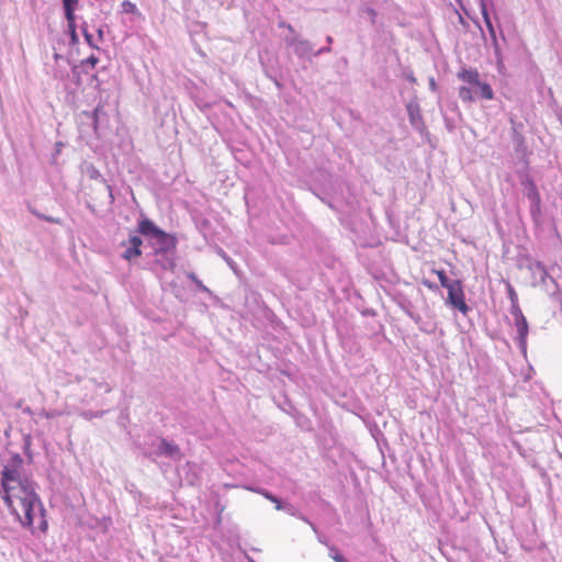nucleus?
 <instances>
[{
    "label": "nucleus",
    "instance_id": "f257e3e1",
    "mask_svg": "<svg viewBox=\"0 0 562 562\" xmlns=\"http://www.w3.org/2000/svg\"><path fill=\"white\" fill-rule=\"evenodd\" d=\"M136 233L146 238L150 248V252L147 255L155 258L154 262L165 271H175L177 267V237L161 229L147 217L138 221Z\"/></svg>",
    "mask_w": 562,
    "mask_h": 562
},
{
    "label": "nucleus",
    "instance_id": "f03ea898",
    "mask_svg": "<svg viewBox=\"0 0 562 562\" xmlns=\"http://www.w3.org/2000/svg\"><path fill=\"white\" fill-rule=\"evenodd\" d=\"M22 465V457L19 453H13L1 472L2 499L5 506L11 507L13 512H15L12 504L14 491L21 486V482H24L20 474Z\"/></svg>",
    "mask_w": 562,
    "mask_h": 562
},
{
    "label": "nucleus",
    "instance_id": "7ed1b4c3",
    "mask_svg": "<svg viewBox=\"0 0 562 562\" xmlns=\"http://www.w3.org/2000/svg\"><path fill=\"white\" fill-rule=\"evenodd\" d=\"M105 100L100 95L95 108L92 111H81L78 114L77 123L81 135L100 136V130L108 125L109 115L104 110Z\"/></svg>",
    "mask_w": 562,
    "mask_h": 562
},
{
    "label": "nucleus",
    "instance_id": "20e7f679",
    "mask_svg": "<svg viewBox=\"0 0 562 562\" xmlns=\"http://www.w3.org/2000/svg\"><path fill=\"white\" fill-rule=\"evenodd\" d=\"M436 274L439 279L440 285L448 291L446 304L458 310L463 315H467L471 308L465 302L462 281L459 279H450L445 270H437Z\"/></svg>",
    "mask_w": 562,
    "mask_h": 562
},
{
    "label": "nucleus",
    "instance_id": "39448f33",
    "mask_svg": "<svg viewBox=\"0 0 562 562\" xmlns=\"http://www.w3.org/2000/svg\"><path fill=\"white\" fill-rule=\"evenodd\" d=\"M12 504H13V506L15 508V512H13L11 507H8V509L10 510L11 515H13L15 517V519L23 527H26V528H32L33 521H34V512L37 508L38 513L41 515V520H40L38 529L42 532H46L47 531L48 524H47V521L45 519V509H44V506H43L42 501H41L40 497H38V501H27L26 504L23 505L22 514L19 512V508L15 505V501L14 499L12 501Z\"/></svg>",
    "mask_w": 562,
    "mask_h": 562
},
{
    "label": "nucleus",
    "instance_id": "423d86ee",
    "mask_svg": "<svg viewBox=\"0 0 562 562\" xmlns=\"http://www.w3.org/2000/svg\"><path fill=\"white\" fill-rule=\"evenodd\" d=\"M520 184L524 187V195L530 203L531 220L535 226L539 227L542 224V204L538 187L528 173L520 178Z\"/></svg>",
    "mask_w": 562,
    "mask_h": 562
},
{
    "label": "nucleus",
    "instance_id": "0eeeda50",
    "mask_svg": "<svg viewBox=\"0 0 562 562\" xmlns=\"http://www.w3.org/2000/svg\"><path fill=\"white\" fill-rule=\"evenodd\" d=\"M143 456L153 461L157 457H166L173 461H180L183 457L180 447L166 438H158L151 443V448L149 450L145 449L143 451Z\"/></svg>",
    "mask_w": 562,
    "mask_h": 562
},
{
    "label": "nucleus",
    "instance_id": "6e6552de",
    "mask_svg": "<svg viewBox=\"0 0 562 562\" xmlns=\"http://www.w3.org/2000/svg\"><path fill=\"white\" fill-rule=\"evenodd\" d=\"M512 128H510V137L514 144V150L517 157L521 162H524L525 167H528V146L526 143V138L522 134L524 124L521 122H516L513 119L510 120Z\"/></svg>",
    "mask_w": 562,
    "mask_h": 562
},
{
    "label": "nucleus",
    "instance_id": "1a4fd4ad",
    "mask_svg": "<svg viewBox=\"0 0 562 562\" xmlns=\"http://www.w3.org/2000/svg\"><path fill=\"white\" fill-rule=\"evenodd\" d=\"M143 244L144 240L138 233H130L128 238L121 243V246L125 248L121 254V258L126 261H133L134 259L140 257L143 255Z\"/></svg>",
    "mask_w": 562,
    "mask_h": 562
},
{
    "label": "nucleus",
    "instance_id": "9d476101",
    "mask_svg": "<svg viewBox=\"0 0 562 562\" xmlns=\"http://www.w3.org/2000/svg\"><path fill=\"white\" fill-rule=\"evenodd\" d=\"M13 499L15 501L19 512L22 514L23 505L26 504L27 501H38L34 483L29 479H24V482H21V486H18L14 491Z\"/></svg>",
    "mask_w": 562,
    "mask_h": 562
},
{
    "label": "nucleus",
    "instance_id": "9b49d317",
    "mask_svg": "<svg viewBox=\"0 0 562 562\" xmlns=\"http://www.w3.org/2000/svg\"><path fill=\"white\" fill-rule=\"evenodd\" d=\"M406 111L412 127L417 131L420 136H429V131L424 122L419 103L417 101H411L406 105Z\"/></svg>",
    "mask_w": 562,
    "mask_h": 562
},
{
    "label": "nucleus",
    "instance_id": "f8f14e48",
    "mask_svg": "<svg viewBox=\"0 0 562 562\" xmlns=\"http://www.w3.org/2000/svg\"><path fill=\"white\" fill-rule=\"evenodd\" d=\"M514 325L517 330V344L520 349V351L526 355L527 352V337L529 333V325L526 317L515 319Z\"/></svg>",
    "mask_w": 562,
    "mask_h": 562
},
{
    "label": "nucleus",
    "instance_id": "ddd939ff",
    "mask_svg": "<svg viewBox=\"0 0 562 562\" xmlns=\"http://www.w3.org/2000/svg\"><path fill=\"white\" fill-rule=\"evenodd\" d=\"M87 173L90 179L99 180L103 184V189L108 198V204L112 205L115 201L112 186L108 183L101 172L93 165L88 166Z\"/></svg>",
    "mask_w": 562,
    "mask_h": 562
},
{
    "label": "nucleus",
    "instance_id": "4468645a",
    "mask_svg": "<svg viewBox=\"0 0 562 562\" xmlns=\"http://www.w3.org/2000/svg\"><path fill=\"white\" fill-rule=\"evenodd\" d=\"M289 406H290V409H285L284 408V412H286L288 414H290L296 426L300 427L301 429L305 430V431H311L313 428H312V420L303 413H301L300 411H297L293 405L292 403H289Z\"/></svg>",
    "mask_w": 562,
    "mask_h": 562
},
{
    "label": "nucleus",
    "instance_id": "2eb2a0df",
    "mask_svg": "<svg viewBox=\"0 0 562 562\" xmlns=\"http://www.w3.org/2000/svg\"><path fill=\"white\" fill-rule=\"evenodd\" d=\"M474 97L483 100H492L494 98V91L491 85L479 81L473 88Z\"/></svg>",
    "mask_w": 562,
    "mask_h": 562
},
{
    "label": "nucleus",
    "instance_id": "dca6fc26",
    "mask_svg": "<svg viewBox=\"0 0 562 562\" xmlns=\"http://www.w3.org/2000/svg\"><path fill=\"white\" fill-rule=\"evenodd\" d=\"M294 50V54L299 57V58H304L306 57L307 55L312 54L313 55V44L308 41V40H304V38H301L296 46L293 48Z\"/></svg>",
    "mask_w": 562,
    "mask_h": 562
},
{
    "label": "nucleus",
    "instance_id": "f3484780",
    "mask_svg": "<svg viewBox=\"0 0 562 562\" xmlns=\"http://www.w3.org/2000/svg\"><path fill=\"white\" fill-rule=\"evenodd\" d=\"M458 77L463 80L464 82L471 85V86H475V85H479V81H480V74L476 69H462L459 74H458Z\"/></svg>",
    "mask_w": 562,
    "mask_h": 562
},
{
    "label": "nucleus",
    "instance_id": "a211bd4d",
    "mask_svg": "<svg viewBox=\"0 0 562 562\" xmlns=\"http://www.w3.org/2000/svg\"><path fill=\"white\" fill-rule=\"evenodd\" d=\"M481 14H482V18H483V21L486 25V29L488 31V34H490V37L491 40H495V37H497L496 35V31H495V27L492 23V19L490 16V13H488V10H487V4L486 2H483L481 3Z\"/></svg>",
    "mask_w": 562,
    "mask_h": 562
},
{
    "label": "nucleus",
    "instance_id": "6ab92c4d",
    "mask_svg": "<svg viewBox=\"0 0 562 562\" xmlns=\"http://www.w3.org/2000/svg\"><path fill=\"white\" fill-rule=\"evenodd\" d=\"M83 75H86V76L89 75V70H86L79 64L78 65H74L71 67L70 81L76 86V88H80L81 87V85H82V76Z\"/></svg>",
    "mask_w": 562,
    "mask_h": 562
},
{
    "label": "nucleus",
    "instance_id": "aec40b11",
    "mask_svg": "<svg viewBox=\"0 0 562 562\" xmlns=\"http://www.w3.org/2000/svg\"><path fill=\"white\" fill-rule=\"evenodd\" d=\"M269 501L276 505L277 510H284L288 514H290L291 516L296 515V508L292 504L284 503L281 498H279L274 494Z\"/></svg>",
    "mask_w": 562,
    "mask_h": 562
},
{
    "label": "nucleus",
    "instance_id": "412c9836",
    "mask_svg": "<svg viewBox=\"0 0 562 562\" xmlns=\"http://www.w3.org/2000/svg\"><path fill=\"white\" fill-rule=\"evenodd\" d=\"M459 98L463 102H472L475 100L474 92L472 88L462 86L459 88Z\"/></svg>",
    "mask_w": 562,
    "mask_h": 562
},
{
    "label": "nucleus",
    "instance_id": "4be33fe9",
    "mask_svg": "<svg viewBox=\"0 0 562 562\" xmlns=\"http://www.w3.org/2000/svg\"><path fill=\"white\" fill-rule=\"evenodd\" d=\"M188 279H190L196 286V289L201 292L211 294V290L203 284V282L198 278V276L194 272H188L187 273Z\"/></svg>",
    "mask_w": 562,
    "mask_h": 562
},
{
    "label": "nucleus",
    "instance_id": "5701e85b",
    "mask_svg": "<svg viewBox=\"0 0 562 562\" xmlns=\"http://www.w3.org/2000/svg\"><path fill=\"white\" fill-rule=\"evenodd\" d=\"M99 63V58L95 55H90L88 58L80 61V66H82L86 70H93L97 64Z\"/></svg>",
    "mask_w": 562,
    "mask_h": 562
},
{
    "label": "nucleus",
    "instance_id": "b1692460",
    "mask_svg": "<svg viewBox=\"0 0 562 562\" xmlns=\"http://www.w3.org/2000/svg\"><path fill=\"white\" fill-rule=\"evenodd\" d=\"M64 9V14H65V19L67 21V26L69 25H77L76 24V7H69V8H63Z\"/></svg>",
    "mask_w": 562,
    "mask_h": 562
},
{
    "label": "nucleus",
    "instance_id": "393cba45",
    "mask_svg": "<svg viewBox=\"0 0 562 562\" xmlns=\"http://www.w3.org/2000/svg\"><path fill=\"white\" fill-rule=\"evenodd\" d=\"M30 211H31V213H32L33 215H35V216H36L37 218H40V220H43V221H45V222H47V223L60 224V220H59V218H57V217H53V216H50V215L42 214V213H40V212H38L37 210H35V209H30Z\"/></svg>",
    "mask_w": 562,
    "mask_h": 562
},
{
    "label": "nucleus",
    "instance_id": "a878e982",
    "mask_svg": "<svg viewBox=\"0 0 562 562\" xmlns=\"http://www.w3.org/2000/svg\"><path fill=\"white\" fill-rule=\"evenodd\" d=\"M329 550V557L335 562H349L335 546H327Z\"/></svg>",
    "mask_w": 562,
    "mask_h": 562
},
{
    "label": "nucleus",
    "instance_id": "bb28decb",
    "mask_svg": "<svg viewBox=\"0 0 562 562\" xmlns=\"http://www.w3.org/2000/svg\"><path fill=\"white\" fill-rule=\"evenodd\" d=\"M504 282L506 284V291H507L508 299L510 300V305L519 303L518 294H517L515 288L512 285V283L509 281H504Z\"/></svg>",
    "mask_w": 562,
    "mask_h": 562
},
{
    "label": "nucleus",
    "instance_id": "cd10ccee",
    "mask_svg": "<svg viewBox=\"0 0 562 562\" xmlns=\"http://www.w3.org/2000/svg\"><path fill=\"white\" fill-rule=\"evenodd\" d=\"M326 42L327 44H325L324 47H321L319 49H317L316 52L313 53V56L315 57H318L323 54H327V53H330L331 52V47L330 45L333 44L334 42V38L330 36V35H327L326 36Z\"/></svg>",
    "mask_w": 562,
    "mask_h": 562
},
{
    "label": "nucleus",
    "instance_id": "c85d7f7f",
    "mask_svg": "<svg viewBox=\"0 0 562 562\" xmlns=\"http://www.w3.org/2000/svg\"><path fill=\"white\" fill-rule=\"evenodd\" d=\"M491 41H492V46L494 49V56H495L496 63L499 66L503 64V55H502L498 40H497V37H495V40H491Z\"/></svg>",
    "mask_w": 562,
    "mask_h": 562
},
{
    "label": "nucleus",
    "instance_id": "c756f323",
    "mask_svg": "<svg viewBox=\"0 0 562 562\" xmlns=\"http://www.w3.org/2000/svg\"><path fill=\"white\" fill-rule=\"evenodd\" d=\"M87 76L89 77V86L94 90L101 91L102 80L99 78V75L89 72Z\"/></svg>",
    "mask_w": 562,
    "mask_h": 562
},
{
    "label": "nucleus",
    "instance_id": "7c9ffc66",
    "mask_svg": "<svg viewBox=\"0 0 562 562\" xmlns=\"http://www.w3.org/2000/svg\"><path fill=\"white\" fill-rule=\"evenodd\" d=\"M104 414L105 411H85L81 413V416L87 420H91L93 418H101Z\"/></svg>",
    "mask_w": 562,
    "mask_h": 562
},
{
    "label": "nucleus",
    "instance_id": "2f4dec72",
    "mask_svg": "<svg viewBox=\"0 0 562 562\" xmlns=\"http://www.w3.org/2000/svg\"><path fill=\"white\" fill-rule=\"evenodd\" d=\"M68 27V35L70 38V45H77L79 43V36L77 33V25H69Z\"/></svg>",
    "mask_w": 562,
    "mask_h": 562
},
{
    "label": "nucleus",
    "instance_id": "473e14b6",
    "mask_svg": "<svg viewBox=\"0 0 562 562\" xmlns=\"http://www.w3.org/2000/svg\"><path fill=\"white\" fill-rule=\"evenodd\" d=\"M510 314H512L514 321L525 317V315L519 306V303L510 305Z\"/></svg>",
    "mask_w": 562,
    "mask_h": 562
},
{
    "label": "nucleus",
    "instance_id": "72a5a7b5",
    "mask_svg": "<svg viewBox=\"0 0 562 562\" xmlns=\"http://www.w3.org/2000/svg\"><path fill=\"white\" fill-rule=\"evenodd\" d=\"M122 10H123L124 13H132V14H134V13H136L137 8L131 1L125 0V1L122 2Z\"/></svg>",
    "mask_w": 562,
    "mask_h": 562
},
{
    "label": "nucleus",
    "instance_id": "f704fd0d",
    "mask_svg": "<svg viewBox=\"0 0 562 562\" xmlns=\"http://www.w3.org/2000/svg\"><path fill=\"white\" fill-rule=\"evenodd\" d=\"M362 12L366 13L369 16L370 23L372 25H374L375 21H376V15H378L375 9H373L371 7H366V8L362 9Z\"/></svg>",
    "mask_w": 562,
    "mask_h": 562
},
{
    "label": "nucleus",
    "instance_id": "c9c22d12",
    "mask_svg": "<svg viewBox=\"0 0 562 562\" xmlns=\"http://www.w3.org/2000/svg\"><path fill=\"white\" fill-rule=\"evenodd\" d=\"M300 40L301 37L297 34H291L284 37V43L286 44V46L295 47Z\"/></svg>",
    "mask_w": 562,
    "mask_h": 562
},
{
    "label": "nucleus",
    "instance_id": "e433bc0d",
    "mask_svg": "<svg viewBox=\"0 0 562 562\" xmlns=\"http://www.w3.org/2000/svg\"><path fill=\"white\" fill-rule=\"evenodd\" d=\"M248 490L262 495L268 501L273 496V494L271 492H269L268 490L262 488V487H255V488L248 487Z\"/></svg>",
    "mask_w": 562,
    "mask_h": 562
},
{
    "label": "nucleus",
    "instance_id": "4c0bfd02",
    "mask_svg": "<svg viewBox=\"0 0 562 562\" xmlns=\"http://www.w3.org/2000/svg\"><path fill=\"white\" fill-rule=\"evenodd\" d=\"M248 490L262 495L268 501L273 496V494L271 492H269L268 490L262 488V487H255V488L248 487Z\"/></svg>",
    "mask_w": 562,
    "mask_h": 562
},
{
    "label": "nucleus",
    "instance_id": "58836bf2",
    "mask_svg": "<svg viewBox=\"0 0 562 562\" xmlns=\"http://www.w3.org/2000/svg\"><path fill=\"white\" fill-rule=\"evenodd\" d=\"M30 448H31V438H30V436H27V437L24 438L23 451L29 457V460L32 461L33 457H32V453L30 451Z\"/></svg>",
    "mask_w": 562,
    "mask_h": 562
},
{
    "label": "nucleus",
    "instance_id": "ea45409f",
    "mask_svg": "<svg viewBox=\"0 0 562 562\" xmlns=\"http://www.w3.org/2000/svg\"><path fill=\"white\" fill-rule=\"evenodd\" d=\"M83 37H85V41L87 42V44L91 47V48H95L98 49V45L94 43L93 41V36L91 33H89V31H85V34H83Z\"/></svg>",
    "mask_w": 562,
    "mask_h": 562
},
{
    "label": "nucleus",
    "instance_id": "a19ab883",
    "mask_svg": "<svg viewBox=\"0 0 562 562\" xmlns=\"http://www.w3.org/2000/svg\"><path fill=\"white\" fill-rule=\"evenodd\" d=\"M217 254L223 258V260H225L228 263V266L231 268L234 269V266H235L234 260L229 256H227V254L222 248H220L217 250Z\"/></svg>",
    "mask_w": 562,
    "mask_h": 562
},
{
    "label": "nucleus",
    "instance_id": "79ce46f5",
    "mask_svg": "<svg viewBox=\"0 0 562 562\" xmlns=\"http://www.w3.org/2000/svg\"><path fill=\"white\" fill-rule=\"evenodd\" d=\"M295 516H297L300 519H302L303 521H305L306 524H308V525L312 527V529H313L315 532H317V527H316V526H315V525H314V524H313V522H312V521H311L306 516H304V515H302V514H299L297 512H296V515H295Z\"/></svg>",
    "mask_w": 562,
    "mask_h": 562
},
{
    "label": "nucleus",
    "instance_id": "37998d69",
    "mask_svg": "<svg viewBox=\"0 0 562 562\" xmlns=\"http://www.w3.org/2000/svg\"><path fill=\"white\" fill-rule=\"evenodd\" d=\"M79 0H61L63 8L77 7Z\"/></svg>",
    "mask_w": 562,
    "mask_h": 562
},
{
    "label": "nucleus",
    "instance_id": "c03bdc74",
    "mask_svg": "<svg viewBox=\"0 0 562 562\" xmlns=\"http://www.w3.org/2000/svg\"><path fill=\"white\" fill-rule=\"evenodd\" d=\"M98 386L103 387L104 392H106V393L112 391V387L106 382L99 383Z\"/></svg>",
    "mask_w": 562,
    "mask_h": 562
},
{
    "label": "nucleus",
    "instance_id": "a18cd8bd",
    "mask_svg": "<svg viewBox=\"0 0 562 562\" xmlns=\"http://www.w3.org/2000/svg\"><path fill=\"white\" fill-rule=\"evenodd\" d=\"M537 267H538L539 269H541V271L543 272V277H542V279H544V278L548 276V272H547V270H546V267H544L541 262H537Z\"/></svg>",
    "mask_w": 562,
    "mask_h": 562
},
{
    "label": "nucleus",
    "instance_id": "49530a36",
    "mask_svg": "<svg viewBox=\"0 0 562 562\" xmlns=\"http://www.w3.org/2000/svg\"><path fill=\"white\" fill-rule=\"evenodd\" d=\"M429 88L432 90V91H436L437 89V85H436V81L434 78H430L429 80Z\"/></svg>",
    "mask_w": 562,
    "mask_h": 562
},
{
    "label": "nucleus",
    "instance_id": "de8ad7c7",
    "mask_svg": "<svg viewBox=\"0 0 562 562\" xmlns=\"http://www.w3.org/2000/svg\"><path fill=\"white\" fill-rule=\"evenodd\" d=\"M424 284H425L427 288L431 289V290H435V289H437V288H438L435 283H431V282H429V281H424Z\"/></svg>",
    "mask_w": 562,
    "mask_h": 562
},
{
    "label": "nucleus",
    "instance_id": "09e8293b",
    "mask_svg": "<svg viewBox=\"0 0 562 562\" xmlns=\"http://www.w3.org/2000/svg\"><path fill=\"white\" fill-rule=\"evenodd\" d=\"M267 76H268L271 80H273V82L276 83V86H277L279 89H281V88H282V85L277 80V78H274V77H272V76H270V75H268V74H267Z\"/></svg>",
    "mask_w": 562,
    "mask_h": 562
},
{
    "label": "nucleus",
    "instance_id": "8fccbe9b",
    "mask_svg": "<svg viewBox=\"0 0 562 562\" xmlns=\"http://www.w3.org/2000/svg\"><path fill=\"white\" fill-rule=\"evenodd\" d=\"M86 205L92 213H95V207L90 201H87Z\"/></svg>",
    "mask_w": 562,
    "mask_h": 562
},
{
    "label": "nucleus",
    "instance_id": "3c124183",
    "mask_svg": "<svg viewBox=\"0 0 562 562\" xmlns=\"http://www.w3.org/2000/svg\"><path fill=\"white\" fill-rule=\"evenodd\" d=\"M286 30L290 32V34H296L294 27L291 24H286Z\"/></svg>",
    "mask_w": 562,
    "mask_h": 562
},
{
    "label": "nucleus",
    "instance_id": "603ef678",
    "mask_svg": "<svg viewBox=\"0 0 562 562\" xmlns=\"http://www.w3.org/2000/svg\"><path fill=\"white\" fill-rule=\"evenodd\" d=\"M81 31H82V35L85 34V31H88V24L87 22H83L80 26Z\"/></svg>",
    "mask_w": 562,
    "mask_h": 562
},
{
    "label": "nucleus",
    "instance_id": "864d4df0",
    "mask_svg": "<svg viewBox=\"0 0 562 562\" xmlns=\"http://www.w3.org/2000/svg\"><path fill=\"white\" fill-rule=\"evenodd\" d=\"M103 36H104V33H103V30L102 29H99L98 30V37L100 41H103Z\"/></svg>",
    "mask_w": 562,
    "mask_h": 562
},
{
    "label": "nucleus",
    "instance_id": "5fc2aeb1",
    "mask_svg": "<svg viewBox=\"0 0 562 562\" xmlns=\"http://www.w3.org/2000/svg\"><path fill=\"white\" fill-rule=\"evenodd\" d=\"M286 22L282 21V22H279V27L281 29H286Z\"/></svg>",
    "mask_w": 562,
    "mask_h": 562
},
{
    "label": "nucleus",
    "instance_id": "6e6d98bb",
    "mask_svg": "<svg viewBox=\"0 0 562 562\" xmlns=\"http://www.w3.org/2000/svg\"><path fill=\"white\" fill-rule=\"evenodd\" d=\"M54 58H55V60H58L59 58H63V56L56 53V54H54Z\"/></svg>",
    "mask_w": 562,
    "mask_h": 562
},
{
    "label": "nucleus",
    "instance_id": "4d7b16f0",
    "mask_svg": "<svg viewBox=\"0 0 562 562\" xmlns=\"http://www.w3.org/2000/svg\"><path fill=\"white\" fill-rule=\"evenodd\" d=\"M289 403H291L289 400H285V409H290ZM284 411V407L282 408Z\"/></svg>",
    "mask_w": 562,
    "mask_h": 562
},
{
    "label": "nucleus",
    "instance_id": "13d9d810",
    "mask_svg": "<svg viewBox=\"0 0 562 562\" xmlns=\"http://www.w3.org/2000/svg\"><path fill=\"white\" fill-rule=\"evenodd\" d=\"M209 224V221L207 220H204L203 223H202V226H205Z\"/></svg>",
    "mask_w": 562,
    "mask_h": 562
},
{
    "label": "nucleus",
    "instance_id": "bf43d9fd",
    "mask_svg": "<svg viewBox=\"0 0 562 562\" xmlns=\"http://www.w3.org/2000/svg\"><path fill=\"white\" fill-rule=\"evenodd\" d=\"M502 40L506 42V37L504 36L503 32H501Z\"/></svg>",
    "mask_w": 562,
    "mask_h": 562
},
{
    "label": "nucleus",
    "instance_id": "052dcab7",
    "mask_svg": "<svg viewBox=\"0 0 562 562\" xmlns=\"http://www.w3.org/2000/svg\"><path fill=\"white\" fill-rule=\"evenodd\" d=\"M483 2H486V0H483ZM482 0H479V5L481 7Z\"/></svg>",
    "mask_w": 562,
    "mask_h": 562
},
{
    "label": "nucleus",
    "instance_id": "680f3d73",
    "mask_svg": "<svg viewBox=\"0 0 562 562\" xmlns=\"http://www.w3.org/2000/svg\"><path fill=\"white\" fill-rule=\"evenodd\" d=\"M251 562H254V561H251Z\"/></svg>",
    "mask_w": 562,
    "mask_h": 562
}]
</instances>
